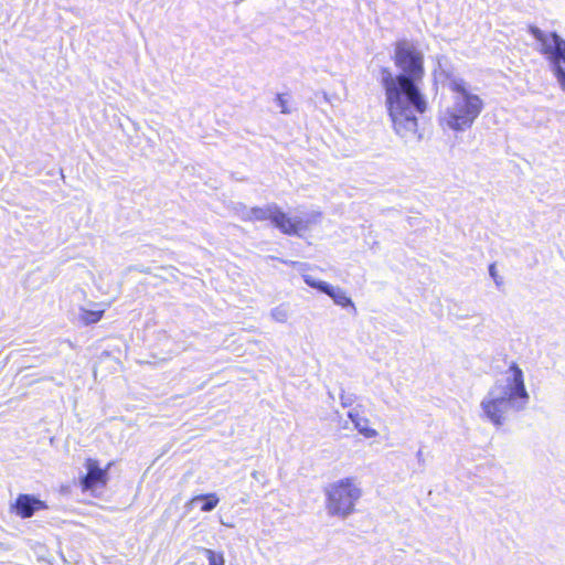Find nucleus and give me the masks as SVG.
<instances>
[{
  "label": "nucleus",
  "mask_w": 565,
  "mask_h": 565,
  "mask_svg": "<svg viewBox=\"0 0 565 565\" xmlns=\"http://www.w3.org/2000/svg\"><path fill=\"white\" fill-rule=\"evenodd\" d=\"M394 64L402 73L393 75L387 67L381 70L387 114L394 131L403 137L417 132L418 119L414 111L424 114L427 102L417 83L425 74L424 56L409 41L399 40L394 44Z\"/></svg>",
  "instance_id": "1"
},
{
  "label": "nucleus",
  "mask_w": 565,
  "mask_h": 565,
  "mask_svg": "<svg viewBox=\"0 0 565 565\" xmlns=\"http://www.w3.org/2000/svg\"><path fill=\"white\" fill-rule=\"evenodd\" d=\"M522 370L512 363L495 382L488 398L481 403L486 417L495 426L502 425L511 414L529 402Z\"/></svg>",
  "instance_id": "2"
},
{
  "label": "nucleus",
  "mask_w": 565,
  "mask_h": 565,
  "mask_svg": "<svg viewBox=\"0 0 565 565\" xmlns=\"http://www.w3.org/2000/svg\"><path fill=\"white\" fill-rule=\"evenodd\" d=\"M448 88L455 94L454 102L439 117V125L452 131L471 128L483 110V100L479 95L472 94L462 79H452Z\"/></svg>",
  "instance_id": "3"
},
{
  "label": "nucleus",
  "mask_w": 565,
  "mask_h": 565,
  "mask_svg": "<svg viewBox=\"0 0 565 565\" xmlns=\"http://www.w3.org/2000/svg\"><path fill=\"white\" fill-rule=\"evenodd\" d=\"M326 509L332 516L347 518L355 511L362 489L353 477H347L324 488Z\"/></svg>",
  "instance_id": "4"
},
{
  "label": "nucleus",
  "mask_w": 565,
  "mask_h": 565,
  "mask_svg": "<svg viewBox=\"0 0 565 565\" xmlns=\"http://www.w3.org/2000/svg\"><path fill=\"white\" fill-rule=\"evenodd\" d=\"M553 46H545L542 53L545 54L553 68V74L556 77L561 88L565 90V40H563L556 32L551 33Z\"/></svg>",
  "instance_id": "5"
},
{
  "label": "nucleus",
  "mask_w": 565,
  "mask_h": 565,
  "mask_svg": "<svg viewBox=\"0 0 565 565\" xmlns=\"http://www.w3.org/2000/svg\"><path fill=\"white\" fill-rule=\"evenodd\" d=\"M110 463L100 468L99 461L95 458L85 459L86 473L81 478L82 491H90L95 488H104L108 482V469Z\"/></svg>",
  "instance_id": "6"
},
{
  "label": "nucleus",
  "mask_w": 565,
  "mask_h": 565,
  "mask_svg": "<svg viewBox=\"0 0 565 565\" xmlns=\"http://www.w3.org/2000/svg\"><path fill=\"white\" fill-rule=\"evenodd\" d=\"M271 223L282 234L288 236H300L308 227L307 221L289 215L277 205H273Z\"/></svg>",
  "instance_id": "7"
},
{
  "label": "nucleus",
  "mask_w": 565,
  "mask_h": 565,
  "mask_svg": "<svg viewBox=\"0 0 565 565\" xmlns=\"http://www.w3.org/2000/svg\"><path fill=\"white\" fill-rule=\"evenodd\" d=\"M45 501L35 498L32 494L21 493L11 505V512L21 519L31 518L36 511L46 510Z\"/></svg>",
  "instance_id": "8"
},
{
  "label": "nucleus",
  "mask_w": 565,
  "mask_h": 565,
  "mask_svg": "<svg viewBox=\"0 0 565 565\" xmlns=\"http://www.w3.org/2000/svg\"><path fill=\"white\" fill-rule=\"evenodd\" d=\"M305 281L310 287L316 288V289L320 290L321 292L331 297L337 305H339L343 308L353 306L351 298L348 297L347 294L342 289L334 288L324 281H313L310 278H305Z\"/></svg>",
  "instance_id": "9"
},
{
  "label": "nucleus",
  "mask_w": 565,
  "mask_h": 565,
  "mask_svg": "<svg viewBox=\"0 0 565 565\" xmlns=\"http://www.w3.org/2000/svg\"><path fill=\"white\" fill-rule=\"evenodd\" d=\"M349 418L352 420L354 428L366 439L376 438L379 431L372 427L369 418L360 414L359 412H350Z\"/></svg>",
  "instance_id": "10"
},
{
  "label": "nucleus",
  "mask_w": 565,
  "mask_h": 565,
  "mask_svg": "<svg viewBox=\"0 0 565 565\" xmlns=\"http://www.w3.org/2000/svg\"><path fill=\"white\" fill-rule=\"evenodd\" d=\"M220 502V498L216 493H204L192 497L188 504L200 503V511L210 512L214 510Z\"/></svg>",
  "instance_id": "11"
},
{
  "label": "nucleus",
  "mask_w": 565,
  "mask_h": 565,
  "mask_svg": "<svg viewBox=\"0 0 565 565\" xmlns=\"http://www.w3.org/2000/svg\"><path fill=\"white\" fill-rule=\"evenodd\" d=\"M105 313L104 309L90 310V309H82L79 313V320L84 324H93L98 322Z\"/></svg>",
  "instance_id": "12"
},
{
  "label": "nucleus",
  "mask_w": 565,
  "mask_h": 565,
  "mask_svg": "<svg viewBox=\"0 0 565 565\" xmlns=\"http://www.w3.org/2000/svg\"><path fill=\"white\" fill-rule=\"evenodd\" d=\"M273 215V205L264 209V207H252L249 212V218L253 221H267L271 222Z\"/></svg>",
  "instance_id": "13"
},
{
  "label": "nucleus",
  "mask_w": 565,
  "mask_h": 565,
  "mask_svg": "<svg viewBox=\"0 0 565 565\" xmlns=\"http://www.w3.org/2000/svg\"><path fill=\"white\" fill-rule=\"evenodd\" d=\"M203 554L205 555L209 565H225V557L223 552H216L211 548H203Z\"/></svg>",
  "instance_id": "14"
},
{
  "label": "nucleus",
  "mask_w": 565,
  "mask_h": 565,
  "mask_svg": "<svg viewBox=\"0 0 565 565\" xmlns=\"http://www.w3.org/2000/svg\"><path fill=\"white\" fill-rule=\"evenodd\" d=\"M529 32L541 43H545L546 36L545 34L536 26L530 25Z\"/></svg>",
  "instance_id": "15"
},
{
  "label": "nucleus",
  "mask_w": 565,
  "mask_h": 565,
  "mask_svg": "<svg viewBox=\"0 0 565 565\" xmlns=\"http://www.w3.org/2000/svg\"><path fill=\"white\" fill-rule=\"evenodd\" d=\"M276 100L281 109V113L284 114H287L289 113V108L287 106V99L285 98V95L284 94H278L277 97H276Z\"/></svg>",
  "instance_id": "16"
}]
</instances>
